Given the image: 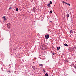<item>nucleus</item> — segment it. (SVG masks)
I'll list each match as a JSON object with an SVG mask.
<instances>
[{"instance_id":"nucleus-13","label":"nucleus","mask_w":76,"mask_h":76,"mask_svg":"<svg viewBox=\"0 0 76 76\" xmlns=\"http://www.w3.org/2000/svg\"><path fill=\"white\" fill-rule=\"evenodd\" d=\"M53 13V11H50L49 12V13L50 14H51V13Z\"/></svg>"},{"instance_id":"nucleus-7","label":"nucleus","mask_w":76,"mask_h":76,"mask_svg":"<svg viewBox=\"0 0 76 76\" xmlns=\"http://www.w3.org/2000/svg\"><path fill=\"white\" fill-rule=\"evenodd\" d=\"M66 18H69V15L68 13H67V14H66Z\"/></svg>"},{"instance_id":"nucleus-14","label":"nucleus","mask_w":76,"mask_h":76,"mask_svg":"<svg viewBox=\"0 0 76 76\" xmlns=\"http://www.w3.org/2000/svg\"><path fill=\"white\" fill-rule=\"evenodd\" d=\"M52 3H53V2H52L51 1H50L49 4H52Z\"/></svg>"},{"instance_id":"nucleus-16","label":"nucleus","mask_w":76,"mask_h":76,"mask_svg":"<svg viewBox=\"0 0 76 76\" xmlns=\"http://www.w3.org/2000/svg\"><path fill=\"white\" fill-rule=\"evenodd\" d=\"M45 75L46 76H48V74L47 73L45 74Z\"/></svg>"},{"instance_id":"nucleus-5","label":"nucleus","mask_w":76,"mask_h":76,"mask_svg":"<svg viewBox=\"0 0 76 76\" xmlns=\"http://www.w3.org/2000/svg\"><path fill=\"white\" fill-rule=\"evenodd\" d=\"M50 4H48L47 5V6L48 7H50Z\"/></svg>"},{"instance_id":"nucleus-23","label":"nucleus","mask_w":76,"mask_h":76,"mask_svg":"<svg viewBox=\"0 0 76 76\" xmlns=\"http://www.w3.org/2000/svg\"><path fill=\"white\" fill-rule=\"evenodd\" d=\"M12 9V7H10L9 8V10H11V9Z\"/></svg>"},{"instance_id":"nucleus-19","label":"nucleus","mask_w":76,"mask_h":76,"mask_svg":"<svg viewBox=\"0 0 76 76\" xmlns=\"http://www.w3.org/2000/svg\"><path fill=\"white\" fill-rule=\"evenodd\" d=\"M16 11H18V10H19L18 8H16Z\"/></svg>"},{"instance_id":"nucleus-18","label":"nucleus","mask_w":76,"mask_h":76,"mask_svg":"<svg viewBox=\"0 0 76 76\" xmlns=\"http://www.w3.org/2000/svg\"><path fill=\"white\" fill-rule=\"evenodd\" d=\"M70 32V33H71V34L73 33V31L72 30H71Z\"/></svg>"},{"instance_id":"nucleus-11","label":"nucleus","mask_w":76,"mask_h":76,"mask_svg":"<svg viewBox=\"0 0 76 76\" xmlns=\"http://www.w3.org/2000/svg\"><path fill=\"white\" fill-rule=\"evenodd\" d=\"M66 4L67 5H68V6H70V4L69 3H66Z\"/></svg>"},{"instance_id":"nucleus-15","label":"nucleus","mask_w":76,"mask_h":76,"mask_svg":"<svg viewBox=\"0 0 76 76\" xmlns=\"http://www.w3.org/2000/svg\"><path fill=\"white\" fill-rule=\"evenodd\" d=\"M32 68L33 69H35V66H32Z\"/></svg>"},{"instance_id":"nucleus-21","label":"nucleus","mask_w":76,"mask_h":76,"mask_svg":"<svg viewBox=\"0 0 76 76\" xmlns=\"http://www.w3.org/2000/svg\"><path fill=\"white\" fill-rule=\"evenodd\" d=\"M43 72H44V73H45V70L44 69L43 70Z\"/></svg>"},{"instance_id":"nucleus-12","label":"nucleus","mask_w":76,"mask_h":76,"mask_svg":"<svg viewBox=\"0 0 76 76\" xmlns=\"http://www.w3.org/2000/svg\"><path fill=\"white\" fill-rule=\"evenodd\" d=\"M57 49L58 50H60V47H57Z\"/></svg>"},{"instance_id":"nucleus-9","label":"nucleus","mask_w":76,"mask_h":76,"mask_svg":"<svg viewBox=\"0 0 76 76\" xmlns=\"http://www.w3.org/2000/svg\"><path fill=\"white\" fill-rule=\"evenodd\" d=\"M64 45H65L66 47H68L69 46V45L66 44H64Z\"/></svg>"},{"instance_id":"nucleus-2","label":"nucleus","mask_w":76,"mask_h":76,"mask_svg":"<svg viewBox=\"0 0 76 76\" xmlns=\"http://www.w3.org/2000/svg\"><path fill=\"white\" fill-rule=\"evenodd\" d=\"M69 51H70V52H72V51H73V49L72 48H69Z\"/></svg>"},{"instance_id":"nucleus-8","label":"nucleus","mask_w":76,"mask_h":76,"mask_svg":"<svg viewBox=\"0 0 76 76\" xmlns=\"http://www.w3.org/2000/svg\"><path fill=\"white\" fill-rule=\"evenodd\" d=\"M73 50L74 51H75V50H76V47H75V46L74 47Z\"/></svg>"},{"instance_id":"nucleus-20","label":"nucleus","mask_w":76,"mask_h":76,"mask_svg":"<svg viewBox=\"0 0 76 76\" xmlns=\"http://www.w3.org/2000/svg\"><path fill=\"white\" fill-rule=\"evenodd\" d=\"M53 55H54V54H56V53H52Z\"/></svg>"},{"instance_id":"nucleus-4","label":"nucleus","mask_w":76,"mask_h":76,"mask_svg":"<svg viewBox=\"0 0 76 76\" xmlns=\"http://www.w3.org/2000/svg\"><path fill=\"white\" fill-rule=\"evenodd\" d=\"M7 27L9 29V28H10V23H8L7 24Z\"/></svg>"},{"instance_id":"nucleus-26","label":"nucleus","mask_w":76,"mask_h":76,"mask_svg":"<svg viewBox=\"0 0 76 76\" xmlns=\"http://www.w3.org/2000/svg\"><path fill=\"white\" fill-rule=\"evenodd\" d=\"M42 44V43H41V44Z\"/></svg>"},{"instance_id":"nucleus-17","label":"nucleus","mask_w":76,"mask_h":76,"mask_svg":"<svg viewBox=\"0 0 76 76\" xmlns=\"http://www.w3.org/2000/svg\"><path fill=\"white\" fill-rule=\"evenodd\" d=\"M33 9L34 10V11H35V7H33Z\"/></svg>"},{"instance_id":"nucleus-27","label":"nucleus","mask_w":76,"mask_h":76,"mask_svg":"<svg viewBox=\"0 0 76 76\" xmlns=\"http://www.w3.org/2000/svg\"><path fill=\"white\" fill-rule=\"evenodd\" d=\"M52 21H51V22Z\"/></svg>"},{"instance_id":"nucleus-22","label":"nucleus","mask_w":76,"mask_h":76,"mask_svg":"<svg viewBox=\"0 0 76 76\" xmlns=\"http://www.w3.org/2000/svg\"><path fill=\"white\" fill-rule=\"evenodd\" d=\"M62 3H65V4H66V2L64 1H62Z\"/></svg>"},{"instance_id":"nucleus-10","label":"nucleus","mask_w":76,"mask_h":76,"mask_svg":"<svg viewBox=\"0 0 76 76\" xmlns=\"http://www.w3.org/2000/svg\"><path fill=\"white\" fill-rule=\"evenodd\" d=\"M39 66L41 67H43V66H44V65L42 64H40Z\"/></svg>"},{"instance_id":"nucleus-24","label":"nucleus","mask_w":76,"mask_h":76,"mask_svg":"<svg viewBox=\"0 0 76 76\" xmlns=\"http://www.w3.org/2000/svg\"><path fill=\"white\" fill-rule=\"evenodd\" d=\"M8 72H9L10 73V70H9V71H8Z\"/></svg>"},{"instance_id":"nucleus-25","label":"nucleus","mask_w":76,"mask_h":76,"mask_svg":"<svg viewBox=\"0 0 76 76\" xmlns=\"http://www.w3.org/2000/svg\"><path fill=\"white\" fill-rule=\"evenodd\" d=\"M66 1H67V0H66Z\"/></svg>"},{"instance_id":"nucleus-1","label":"nucleus","mask_w":76,"mask_h":76,"mask_svg":"<svg viewBox=\"0 0 76 76\" xmlns=\"http://www.w3.org/2000/svg\"><path fill=\"white\" fill-rule=\"evenodd\" d=\"M47 45L45 44H43L40 46L41 49L43 50H45L47 49Z\"/></svg>"},{"instance_id":"nucleus-6","label":"nucleus","mask_w":76,"mask_h":76,"mask_svg":"<svg viewBox=\"0 0 76 76\" xmlns=\"http://www.w3.org/2000/svg\"><path fill=\"white\" fill-rule=\"evenodd\" d=\"M3 19H4V20H5V21L6 20V17H5V16L3 17Z\"/></svg>"},{"instance_id":"nucleus-3","label":"nucleus","mask_w":76,"mask_h":76,"mask_svg":"<svg viewBox=\"0 0 76 76\" xmlns=\"http://www.w3.org/2000/svg\"><path fill=\"white\" fill-rule=\"evenodd\" d=\"M45 37L46 39H48V38H49V35L46 34L45 35Z\"/></svg>"}]
</instances>
